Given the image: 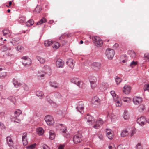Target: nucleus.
<instances>
[{
  "mask_svg": "<svg viewBox=\"0 0 149 149\" xmlns=\"http://www.w3.org/2000/svg\"><path fill=\"white\" fill-rule=\"evenodd\" d=\"M42 71L40 70L38 72V76L40 77H43L45 74L50 75L51 74L52 70L50 67L48 65L44 66Z\"/></svg>",
  "mask_w": 149,
  "mask_h": 149,
  "instance_id": "nucleus-1",
  "label": "nucleus"
},
{
  "mask_svg": "<svg viewBox=\"0 0 149 149\" xmlns=\"http://www.w3.org/2000/svg\"><path fill=\"white\" fill-rule=\"evenodd\" d=\"M71 82L78 86L81 88H83L84 87V83L79 78L74 77L70 80Z\"/></svg>",
  "mask_w": 149,
  "mask_h": 149,
  "instance_id": "nucleus-2",
  "label": "nucleus"
},
{
  "mask_svg": "<svg viewBox=\"0 0 149 149\" xmlns=\"http://www.w3.org/2000/svg\"><path fill=\"white\" fill-rule=\"evenodd\" d=\"M92 39L95 45L97 47H101L102 45V41L100 38L97 36L92 37Z\"/></svg>",
  "mask_w": 149,
  "mask_h": 149,
  "instance_id": "nucleus-3",
  "label": "nucleus"
},
{
  "mask_svg": "<svg viewBox=\"0 0 149 149\" xmlns=\"http://www.w3.org/2000/svg\"><path fill=\"white\" fill-rule=\"evenodd\" d=\"M91 102L93 106L97 107L100 106V105L101 100L98 97L95 96L92 99Z\"/></svg>",
  "mask_w": 149,
  "mask_h": 149,
  "instance_id": "nucleus-4",
  "label": "nucleus"
},
{
  "mask_svg": "<svg viewBox=\"0 0 149 149\" xmlns=\"http://www.w3.org/2000/svg\"><path fill=\"white\" fill-rule=\"evenodd\" d=\"M85 121L86 124L89 125H92L95 121L94 118L88 114L86 116Z\"/></svg>",
  "mask_w": 149,
  "mask_h": 149,
  "instance_id": "nucleus-5",
  "label": "nucleus"
},
{
  "mask_svg": "<svg viewBox=\"0 0 149 149\" xmlns=\"http://www.w3.org/2000/svg\"><path fill=\"white\" fill-rule=\"evenodd\" d=\"M115 53L114 50L110 48H108L106 51V54L107 57L110 59H111L113 58Z\"/></svg>",
  "mask_w": 149,
  "mask_h": 149,
  "instance_id": "nucleus-6",
  "label": "nucleus"
},
{
  "mask_svg": "<svg viewBox=\"0 0 149 149\" xmlns=\"http://www.w3.org/2000/svg\"><path fill=\"white\" fill-rule=\"evenodd\" d=\"M45 120L48 125H52L54 123L52 117L50 115L46 116L45 118Z\"/></svg>",
  "mask_w": 149,
  "mask_h": 149,
  "instance_id": "nucleus-7",
  "label": "nucleus"
},
{
  "mask_svg": "<svg viewBox=\"0 0 149 149\" xmlns=\"http://www.w3.org/2000/svg\"><path fill=\"white\" fill-rule=\"evenodd\" d=\"M101 66V64L100 63L94 62L92 64L91 67L94 71L97 72L100 70Z\"/></svg>",
  "mask_w": 149,
  "mask_h": 149,
  "instance_id": "nucleus-8",
  "label": "nucleus"
},
{
  "mask_svg": "<svg viewBox=\"0 0 149 149\" xmlns=\"http://www.w3.org/2000/svg\"><path fill=\"white\" fill-rule=\"evenodd\" d=\"M23 60L22 61V63L24 66L29 65L31 63V59L28 58L27 56H24L22 58Z\"/></svg>",
  "mask_w": 149,
  "mask_h": 149,
  "instance_id": "nucleus-9",
  "label": "nucleus"
},
{
  "mask_svg": "<svg viewBox=\"0 0 149 149\" xmlns=\"http://www.w3.org/2000/svg\"><path fill=\"white\" fill-rule=\"evenodd\" d=\"M146 118L144 116H142L138 118L137 120L138 123L141 126H143L146 123Z\"/></svg>",
  "mask_w": 149,
  "mask_h": 149,
  "instance_id": "nucleus-10",
  "label": "nucleus"
},
{
  "mask_svg": "<svg viewBox=\"0 0 149 149\" xmlns=\"http://www.w3.org/2000/svg\"><path fill=\"white\" fill-rule=\"evenodd\" d=\"M133 101L134 104L137 105L142 102L143 99L141 97L135 96L134 97Z\"/></svg>",
  "mask_w": 149,
  "mask_h": 149,
  "instance_id": "nucleus-11",
  "label": "nucleus"
},
{
  "mask_svg": "<svg viewBox=\"0 0 149 149\" xmlns=\"http://www.w3.org/2000/svg\"><path fill=\"white\" fill-rule=\"evenodd\" d=\"M81 136L80 134H77L74 136L73 139L74 143H80L82 140Z\"/></svg>",
  "mask_w": 149,
  "mask_h": 149,
  "instance_id": "nucleus-12",
  "label": "nucleus"
},
{
  "mask_svg": "<svg viewBox=\"0 0 149 149\" xmlns=\"http://www.w3.org/2000/svg\"><path fill=\"white\" fill-rule=\"evenodd\" d=\"M107 136L110 139H111L113 137V133L111 129H107L106 130Z\"/></svg>",
  "mask_w": 149,
  "mask_h": 149,
  "instance_id": "nucleus-13",
  "label": "nucleus"
},
{
  "mask_svg": "<svg viewBox=\"0 0 149 149\" xmlns=\"http://www.w3.org/2000/svg\"><path fill=\"white\" fill-rule=\"evenodd\" d=\"M12 81L14 86L16 88H18L22 85L20 81L16 79L13 78Z\"/></svg>",
  "mask_w": 149,
  "mask_h": 149,
  "instance_id": "nucleus-14",
  "label": "nucleus"
},
{
  "mask_svg": "<svg viewBox=\"0 0 149 149\" xmlns=\"http://www.w3.org/2000/svg\"><path fill=\"white\" fill-rule=\"evenodd\" d=\"M64 62L61 59H58L56 61V65L58 68H61L63 67Z\"/></svg>",
  "mask_w": 149,
  "mask_h": 149,
  "instance_id": "nucleus-15",
  "label": "nucleus"
},
{
  "mask_svg": "<svg viewBox=\"0 0 149 149\" xmlns=\"http://www.w3.org/2000/svg\"><path fill=\"white\" fill-rule=\"evenodd\" d=\"M82 103H83L82 102H79L78 107H76V109L81 114H83L84 113L83 104V105H82Z\"/></svg>",
  "mask_w": 149,
  "mask_h": 149,
  "instance_id": "nucleus-16",
  "label": "nucleus"
},
{
  "mask_svg": "<svg viewBox=\"0 0 149 149\" xmlns=\"http://www.w3.org/2000/svg\"><path fill=\"white\" fill-rule=\"evenodd\" d=\"M23 144L24 146L26 145L28 143L27 139V134L25 132L23 134L22 137Z\"/></svg>",
  "mask_w": 149,
  "mask_h": 149,
  "instance_id": "nucleus-17",
  "label": "nucleus"
},
{
  "mask_svg": "<svg viewBox=\"0 0 149 149\" xmlns=\"http://www.w3.org/2000/svg\"><path fill=\"white\" fill-rule=\"evenodd\" d=\"M131 90V87L128 85L125 86L123 88V91L125 94H129Z\"/></svg>",
  "mask_w": 149,
  "mask_h": 149,
  "instance_id": "nucleus-18",
  "label": "nucleus"
},
{
  "mask_svg": "<svg viewBox=\"0 0 149 149\" xmlns=\"http://www.w3.org/2000/svg\"><path fill=\"white\" fill-rule=\"evenodd\" d=\"M73 60L72 59H69L68 60L66 63L67 64L72 68H73L74 67V64L73 62Z\"/></svg>",
  "mask_w": 149,
  "mask_h": 149,
  "instance_id": "nucleus-19",
  "label": "nucleus"
},
{
  "mask_svg": "<svg viewBox=\"0 0 149 149\" xmlns=\"http://www.w3.org/2000/svg\"><path fill=\"white\" fill-rule=\"evenodd\" d=\"M58 126H60L62 127L60 128V131L62 133V134L64 135V134L66 133L67 131V129L65 126H64L62 124H59Z\"/></svg>",
  "mask_w": 149,
  "mask_h": 149,
  "instance_id": "nucleus-20",
  "label": "nucleus"
},
{
  "mask_svg": "<svg viewBox=\"0 0 149 149\" xmlns=\"http://www.w3.org/2000/svg\"><path fill=\"white\" fill-rule=\"evenodd\" d=\"M146 107L145 105L143 104H140L137 107V109L140 112H143L145 110Z\"/></svg>",
  "mask_w": 149,
  "mask_h": 149,
  "instance_id": "nucleus-21",
  "label": "nucleus"
},
{
  "mask_svg": "<svg viewBox=\"0 0 149 149\" xmlns=\"http://www.w3.org/2000/svg\"><path fill=\"white\" fill-rule=\"evenodd\" d=\"M52 47L54 49H57L60 46V45L59 43L56 42H53L52 43Z\"/></svg>",
  "mask_w": 149,
  "mask_h": 149,
  "instance_id": "nucleus-22",
  "label": "nucleus"
},
{
  "mask_svg": "<svg viewBox=\"0 0 149 149\" xmlns=\"http://www.w3.org/2000/svg\"><path fill=\"white\" fill-rule=\"evenodd\" d=\"M6 141L8 145L9 146H12L13 144L12 140L10 136H8L6 138Z\"/></svg>",
  "mask_w": 149,
  "mask_h": 149,
  "instance_id": "nucleus-23",
  "label": "nucleus"
},
{
  "mask_svg": "<svg viewBox=\"0 0 149 149\" xmlns=\"http://www.w3.org/2000/svg\"><path fill=\"white\" fill-rule=\"evenodd\" d=\"M37 132L39 135H42L44 132V130L42 127L37 128Z\"/></svg>",
  "mask_w": 149,
  "mask_h": 149,
  "instance_id": "nucleus-24",
  "label": "nucleus"
},
{
  "mask_svg": "<svg viewBox=\"0 0 149 149\" xmlns=\"http://www.w3.org/2000/svg\"><path fill=\"white\" fill-rule=\"evenodd\" d=\"M22 113V111L19 109L17 110L14 113V114L15 115V118H17L18 117L19 115Z\"/></svg>",
  "mask_w": 149,
  "mask_h": 149,
  "instance_id": "nucleus-25",
  "label": "nucleus"
},
{
  "mask_svg": "<svg viewBox=\"0 0 149 149\" xmlns=\"http://www.w3.org/2000/svg\"><path fill=\"white\" fill-rule=\"evenodd\" d=\"M36 58L39 61V62L43 64L45 63V58L42 57L40 56H37Z\"/></svg>",
  "mask_w": 149,
  "mask_h": 149,
  "instance_id": "nucleus-26",
  "label": "nucleus"
},
{
  "mask_svg": "<svg viewBox=\"0 0 149 149\" xmlns=\"http://www.w3.org/2000/svg\"><path fill=\"white\" fill-rule=\"evenodd\" d=\"M49 139L51 140L54 139L55 137V135L54 132L52 130L49 131Z\"/></svg>",
  "mask_w": 149,
  "mask_h": 149,
  "instance_id": "nucleus-27",
  "label": "nucleus"
},
{
  "mask_svg": "<svg viewBox=\"0 0 149 149\" xmlns=\"http://www.w3.org/2000/svg\"><path fill=\"white\" fill-rule=\"evenodd\" d=\"M53 42L51 40H47L45 41L44 45L45 46L48 47L52 44Z\"/></svg>",
  "mask_w": 149,
  "mask_h": 149,
  "instance_id": "nucleus-28",
  "label": "nucleus"
},
{
  "mask_svg": "<svg viewBox=\"0 0 149 149\" xmlns=\"http://www.w3.org/2000/svg\"><path fill=\"white\" fill-rule=\"evenodd\" d=\"M110 93L113 97L114 100H117V99L118 98V96L115 94V91H111Z\"/></svg>",
  "mask_w": 149,
  "mask_h": 149,
  "instance_id": "nucleus-29",
  "label": "nucleus"
},
{
  "mask_svg": "<svg viewBox=\"0 0 149 149\" xmlns=\"http://www.w3.org/2000/svg\"><path fill=\"white\" fill-rule=\"evenodd\" d=\"M36 95L38 96L41 99L43 98L44 93L42 91H38L36 93Z\"/></svg>",
  "mask_w": 149,
  "mask_h": 149,
  "instance_id": "nucleus-30",
  "label": "nucleus"
},
{
  "mask_svg": "<svg viewBox=\"0 0 149 149\" xmlns=\"http://www.w3.org/2000/svg\"><path fill=\"white\" fill-rule=\"evenodd\" d=\"M128 134V131L126 130H124L122 131L121 135L122 137H124L127 136Z\"/></svg>",
  "mask_w": 149,
  "mask_h": 149,
  "instance_id": "nucleus-31",
  "label": "nucleus"
},
{
  "mask_svg": "<svg viewBox=\"0 0 149 149\" xmlns=\"http://www.w3.org/2000/svg\"><path fill=\"white\" fill-rule=\"evenodd\" d=\"M34 23V21L32 19L28 20L26 23V25L27 26L29 27L32 25Z\"/></svg>",
  "mask_w": 149,
  "mask_h": 149,
  "instance_id": "nucleus-32",
  "label": "nucleus"
},
{
  "mask_svg": "<svg viewBox=\"0 0 149 149\" xmlns=\"http://www.w3.org/2000/svg\"><path fill=\"white\" fill-rule=\"evenodd\" d=\"M107 116H109L111 120L116 118V116L113 114L111 113H110L108 112L107 113Z\"/></svg>",
  "mask_w": 149,
  "mask_h": 149,
  "instance_id": "nucleus-33",
  "label": "nucleus"
},
{
  "mask_svg": "<svg viewBox=\"0 0 149 149\" xmlns=\"http://www.w3.org/2000/svg\"><path fill=\"white\" fill-rule=\"evenodd\" d=\"M90 83L94 81H97L96 78L92 76H89L88 77Z\"/></svg>",
  "mask_w": 149,
  "mask_h": 149,
  "instance_id": "nucleus-34",
  "label": "nucleus"
},
{
  "mask_svg": "<svg viewBox=\"0 0 149 149\" xmlns=\"http://www.w3.org/2000/svg\"><path fill=\"white\" fill-rule=\"evenodd\" d=\"M26 18L23 16H21L20 17L19 19V22L21 24L25 22L26 21Z\"/></svg>",
  "mask_w": 149,
  "mask_h": 149,
  "instance_id": "nucleus-35",
  "label": "nucleus"
},
{
  "mask_svg": "<svg viewBox=\"0 0 149 149\" xmlns=\"http://www.w3.org/2000/svg\"><path fill=\"white\" fill-rule=\"evenodd\" d=\"M15 117H12L11 118V120L12 122L17 123H20L21 122L20 120L17 119V118H15Z\"/></svg>",
  "mask_w": 149,
  "mask_h": 149,
  "instance_id": "nucleus-36",
  "label": "nucleus"
},
{
  "mask_svg": "<svg viewBox=\"0 0 149 149\" xmlns=\"http://www.w3.org/2000/svg\"><path fill=\"white\" fill-rule=\"evenodd\" d=\"M46 21V20L45 18H42L39 22H38L37 24L38 25H41L44 23H45Z\"/></svg>",
  "mask_w": 149,
  "mask_h": 149,
  "instance_id": "nucleus-37",
  "label": "nucleus"
},
{
  "mask_svg": "<svg viewBox=\"0 0 149 149\" xmlns=\"http://www.w3.org/2000/svg\"><path fill=\"white\" fill-rule=\"evenodd\" d=\"M97 81L93 82L90 83L91 87L92 89H94L97 86Z\"/></svg>",
  "mask_w": 149,
  "mask_h": 149,
  "instance_id": "nucleus-38",
  "label": "nucleus"
},
{
  "mask_svg": "<svg viewBox=\"0 0 149 149\" xmlns=\"http://www.w3.org/2000/svg\"><path fill=\"white\" fill-rule=\"evenodd\" d=\"M116 101V106L118 107H120L122 105V103L121 100H118V99H117V100H115Z\"/></svg>",
  "mask_w": 149,
  "mask_h": 149,
  "instance_id": "nucleus-39",
  "label": "nucleus"
},
{
  "mask_svg": "<svg viewBox=\"0 0 149 149\" xmlns=\"http://www.w3.org/2000/svg\"><path fill=\"white\" fill-rule=\"evenodd\" d=\"M128 53L130 55V56L132 58L135 57L136 56V54L133 51H128Z\"/></svg>",
  "mask_w": 149,
  "mask_h": 149,
  "instance_id": "nucleus-40",
  "label": "nucleus"
},
{
  "mask_svg": "<svg viewBox=\"0 0 149 149\" xmlns=\"http://www.w3.org/2000/svg\"><path fill=\"white\" fill-rule=\"evenodd\" d=\"M36 144L34 143L33 144H32L31 145L29 146H27L26 147L27 149H34L36 146Z\"/></svg>",
  "mask_w": 149,
  "mask_h": 149,
  "instance_id": "nucleus-41",
  "label": "nucleus"
},
{
  "mask_svg": "<svg viewBox=\"0 0 149 149\" xmlns=\"http://www.w3.org/2000/svg\"><path fill=\"white\" fill-rule=\"evenodd\" d=\"M115 79L117 84H119L122 81V79L118 76L115 77Z\"/></svg>",
  "mask_w": 149,
  "mask_h": 149,
  "instance_id": "nucleus-42",
  "label": "nucleus"
},
{
  "mask_svg": "<svg viewBox=\"0 0 149 149\" xmlns=\"http://www.w3.org/2000/svg\"><path fill=\"white\" fill-rule=\"evenodd\" d=\"M123 118L125 120H128L129 118L128 113L126 112L124 113L123 115Z\"/></svg>",
  "mask_w": 149,
  "mask_h": 149,
  "instance_id": "nucleus-43",
  "label": "nucleus"
},
{
  "mask_svg": "<svg viewBox=\"0 0 149 149\" xmlns=\"http://www.w3.org/2000/svg\"><path fill=\"white\" fill-rule=\"evenodd\" d=\"M23 88L26 91H29V86L26 84H24L23 86Z\"/></svg>",
  "mask_w": 149,
  "mask_h": 149,
  "instance_id": "nucleus-44",
  "label": "nucleus"
},
{
  "mask_svg": "<svg viewBox=\"0 0 149 149\" xmlns=\"http://www.w3.org/2000/svg\"><path fill=\"white\" fill-rule=\"evenodd\" d=\"M97 121L98 122V123L99 125V127L102 126L104 123V122L101 119H99L97 120Z\"/></svg>",
  "mask_w": 149,
  "mask_h": 149,
  "instance_id": "nucleus-45",
  "label": "nucleus"
},
{
  "mask_svg": "<svg viewBox=\"0 0 149 149\" xmlns=\"http://www.w3.org/2000/svg\"><path fill=\"white\" fill-rule=\"evenodd\" d=\"M125 102H129L130 101V99L128 97H124L122 99Z\"/></svg>",
  "mask_w": 149,
  "mask_h": 149,
  "instance_id": "nucleus-46",
  "label": "nucleus"
},
{
  "mask_svg": "<svg viewBox=\"0 0 149 149\" xmlns=\"http://www.w3.org/2000/svg\"><path fill=\"white\" fill-rule=\"evenodd\" d=\"M7 73L6 72L0 73V78H4L7 76Z\"/></svg>",
  "mask_w": 149,
  "mask_h": 149,
  "instance_id": "nucleus-47",
  "label": "nucleus"
},
{
  "mask_svg": "<svg viewBox=\"0 0 149 149\" xmlns=\"http://www.w3.org/2000/svg\"><path fill=\"white\" fill-rule=\"evenodd\" d=\"M144 58L146 60H148L149 61V53H146L144 54Z\"/></svg>",
  "mask_w": 149,
  "mask_h": 149,
  "instance_id": "nucleus-48",
  "label": "nucleus"
},
{
  "mask_svg": "<svg viewBox=\"0 0 149 149\" xmlns=\"http://www.w3.org/2000/svg\"><path fill=\"white\" fill-rule=\"evenodd\" d=\"M98 122L96 121L95 124L93 126V127L95 129H98L99 127V125L98 123Z\"/></svg>",
  "mask_w": 149,
  "mask_h": 149,
  "instance_id": "nucleus-49",
  "label": "nucleus"
},
{
  "mask_svg": "<svg viewBox=\"0 0 149 149\" xmlns=\"http://www.w3.org/2000/svg\"><path fill=\"white\" fill-rule=\"evenodd\" d=\"M137 64V62L136 61H132L130 65V66L131 68H133Z\"/></svg>",
  "mask_w": 149,
  "mask_h": 149,
  "instance_id": "nucleus-50",
  "label": "nucleus"
},
{
  "mask_svg": "<svg viewBox=\"0 0 149 149\" xmlns=\"http://www.w3.org/2000/svg\"><path fill=\"white\" fill-rule=\"evenodd\" d=\"M50 86L51 87H54L55 88H57V84L54 83V82H51L50 84Z\"/></svg>",
  "mask_w": 149,
  "mask_h": 149,
  "instance_id": "nucleus-51",
  "label": "nucleus"
},
{
  "mask_svg": "<svg viewBox=\"0 0 149 149\" xmlns=\"http://www.w3.org/2000/svg\"><path fill=\"white\" fill-rule=\"evenodd\" d=\"M23 47L21 46H18L16 48V49L20 52H22L23 50Z\"/></svg>",
  "mask_w": 149,
  "mask_h": 149,
  "instance_id": "nucleus-52",
  "label": "nucleus"
},
{
  "mask_svg": "<svg viewBox=\"0 0 149 149\" xmlns=\"http://www.w3.org/2000/svg\"><path fill=\"white\" fill-rule=\"evenodd\" d=\"M41 149H50V148L47 145L44 144L41 146Z\"/></svg>",
  "mask_w": 149,
  "mask_h": 149,
  "instance_id": "nucleus-53",
  "label": "nucleus"
},
{
  "mask_svg": "<svg viewBox=\"0 0 149 149\" xmlns=\"http://www.w3.org/2000/svg\"><path fill=\"white\" fill-rule=\"evenodd\" d=\"M108 148L109 149H116L114 145L112 143L109 144L108 146Z\"/></svg>",
  "mask_w": 149,
  "mask_h": 149,
  "instance_id": "nucleus-54",
  "label": "nucleus"
},
{
  "mask_svg": "<svg viewBox=\"0 0 149 149\" xmlns=\"http://www.w3.org/2000/svg\"><path fill=\"white\" fill-rule=\"evenodd\" d=\"M41 10L40 6H37L35 9V11L37 13H39Z\"/></svg>",
  "mask_w": 149,
  "mask_h": 149,
  "instance_id": "nucleus-55",
  "label": "nucleus"
},
{
  "mask_svg": "<svg viewBox=\"0 0 149 149\" xmlns=\"http://www.w3.org/2000/svg\"><path fill=\"white\" fill-rule=\"evenodd\" d=\"M3 34L4 36H6V35L9 34L10 33L9 31L7 29H5L3 31Z\"/></svg>",
  "mask_w": 149,
  "mask_h": 149,
  "instance_id": "nucleus-56",
  "label": "nucleus"
},
{
  "mask_svg": "<svg viewBox=\"0 0 149 149\" xmlns=\"http://www.w3.org/2000/svg\"><path fill=\"white\" fill-rule=\"evenodd\" d=\"M8 99L12 103H14L15 101V99L14 97L13 96H10L8 97Z\"/></svg>",
  "mask_w": 149,
  "mask_h": 149,
  "instance_id": "nucleus-57",
  "label": "nucleus"
},
{
  "mask_svg": "<svg viewBox=\"0 0 149 149\" xmlns=\"http://www.w3.org/2000/svg\"><path fill=\"white\" fill-rule=\"evenodd\" d=\"M144 91L147 90H148V91H149V84H147L144 86Z\"/></svg>",
  "mask_w": 149,
  "mask_h": 149,
  "instance_id": "nucleus-58",
  "label": "nucleus"
},
{
  "mask_svg": "<svg viewBox=\"0 0 149 149\" xmlns=\"http://www.w3.org/2000/svg\"><path fill=\"white\" fill-rule=\"evenodd\" d=\"M54 96L57 98H60L61 97L60 93L58 92H56L55 93Z\"/></svg>",
  "mask_w": 149,
  "mask_h": 149,
  "instance_id": "nucleus-59",
  "label": "nucleus"
},
{
  "mask_svg": "<svg viewBox=\"0 0 149 149\" xmlns=\"http://www.w3.org/2000/svg\"><path fill=\"white\" fill-rule=\"evenodd\" d=\"M137 149H142V146L140 143H138L136 146Z\"/></svg>",
  "mask_w": 149,
  "mask_h": 149,
  "instance_id": "nucleus-60",
  "label": "nucleus"
},
{
  "mask_svg": "<svg viewBox=\"0 0 149 149\" xmlns=\"http://www.w3.org/2000/svg\"><path fill=\"white\" fill-rule=\"evenodd\" d=\"M11 43L14 46H16L18 44V42L15 40H13L11 42Z\"/></svg>",
  "mask_w": 149,
  "mask_h": 149,
  "instance_id": "nucleus-61",
  "label": "nucleus"
},
{
  "mask_svg": "<svg viewBox=\"0 0 149 149\" xmlns=\"http://www.w3.org/2000/svg\"><path fill=\"white\" fill-rule=\"evenodd\" d=\"M66 37V34L65 33L62 35L60 37L59 39L60 40H62V39H64Z\"/></svg>",
  "mask_w": 149,
  "mask_h": 149,
  "instance_id": "nucleus-62",
  "label": "nucleus"
},
{
  "mask_svg": "<svg viewBox=\"0 0 149 149\" xmlns=\"http://www.w3.org/2000/svg\"><path fill=\"white\" fill-rule=\"evenodd\" d=\"M119 46V44L117 43H116L113 45V48L114 49H116L118 48Z\"/></svg>",
  "mask_w": 149,
  "mask_h": 149,
  "instance_id": "nucleus-63",
  "label": "nucleus"
},
{
  "mask_svg": "<svg viewBox=\"0 0 149 149\" xmlns=\"http://www.w3.org/2000/svg\"><path fill=\"white\" fill-rule=\"evenodd\" d=\"M98 137L100 139H103V136L101 132L98 135Z\"/></svg>",
  "mask_w": 149,
  "mask_h": 149,
  "instance_id": "nucleus-64",
  "label": "nucleus"
}]
</instances>
